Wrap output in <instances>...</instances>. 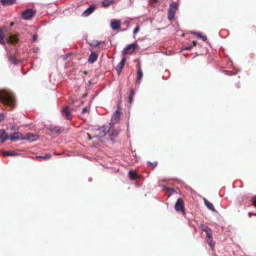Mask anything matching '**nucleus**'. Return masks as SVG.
Returning a JSON list of instances; mask_svg holds the SVG:
<instances>
[{
    "label": "nucleus",
    "mask_w": 256,
    "mask_h": 256,
    "mask_svg": "<svg viewBox=\"0 0 256 256\" xmlns=\"http://www.w3.org/2000/svg\"><path fill=\"white\" fill-rule=\"evenodd\" d=\"M88 181H89V182H91V181H92V178H88Z\"/></svg>",
    "instance_id": "nucleus-46"
},
{
    "label": "nucleus",
    "mask_w": 256,
    "mask_h": 256,
    "mask_svg": "<svg viewBox=\"0 0 256 256\" xmlns=\"http://www.w3.org/2000/svg\"><path fill=\"white\" fill-rule=\"evenodd\" d=\"M4 118V114L2 113H0V122L3 120Z\"/></svg>",
    "instance_id": "nucleus-36"
},
{
    "label": "nucleus",
    "mask_w": 256,
    "mask_h": 256,
    "mask_svg": "<svg viewBox=\"0 0 256 256\" xmlns=\"http://www.w3.org/2000/svg\"><path fill=\"white\" fill-rule=\"evenodd\" d=\"M191 33L201 38L203 41H206L207 39L206 37V36H202L200 32H192Z\"/></svg>",
    "instance_id": "nucleus-23"
},
{
    "label": "nucleus",
    "mask_w": 256,
    "mask_h": 256,
    "mask_svg": "<svg viewBox=\"0 0 256 256\" xmlns=\"http://www.w3.org/2000/svg\"><path fill=\"white\" fill-rule=\"evenodd\" d=\"M1 4L4 5H10L13 4H14L16 2V0H0Z\"/></svg>",
    "instance_id": "nucleus-20"
},
{
    "label": "nucleus",
    "mask_w": 256,
    "mask_h": 256,
    "mask_svg": "<svg viewBox=\"0 0 256 256\" xmlns=\"http://www.w3.org/2000/svg\"><path fill=\"white\" fill-rule=\"evenodd\" d=\"M194 46L192 45H188L185 48L186 50H190Z\"/></svg>",
    "instance_id": "nucleus-35"
},
{
    "label": "nucleus",
    "mask_w": 256,
    "mask_h": 256,
    "mask_svg": "<svg viewBox=\"0 0 256 256\" xmlns=\"http://www.w3.org/2000/svg\"><path fill=\"white\" fill-rule=\"evenodd\" d=\"M37 38H38L37 35L36 34H34L33 36V40L34 41L36 40H37Z\"/></svg>",
    "instance_id": "nucleus-40"
},
{
    "label": "nucleus",
    "mask_w": 256,
    "mask_h": 256,
    "mask_svg": "<svg viewBox=\"0 0 256 256\" xmlns=\"http://www.w3.org/2000/svg\"><path fill=\"white\" fill-rule=\"evenodd\" d=\"M35 14V11L32 9L28 8L22 12V18L24 20H30Z\"/></svg>",
    "instance_id": "nucleus-4"
},
{
    "label": "nucleus",
    "mask_w": 256,
    "mask_h": 256,
    "mask_svg": "<svg viewBox=\"0 0 256 256\" xmlns=\"http://www.w3.org/2000/svg\"><path fill=\"white\" fill-rule=\"evenodd\" d=\"M208 244L210 245V247L212 249H213L214 246V245H215V242L213 241L212 238H208Z\"/></svg>",
    "instance_id": "nucleus-27"
},
{
    "label": "nucleus",
    "mask_w": 256,
    "mask_h": 256,
    "mask_svg": "<svg viewBox=\"0 0 256 256\" xmlns=\"http://www.w3.org/2000/svg\"><path fill=\"white\" fill-rule=\"evenodd\" d=\"M143 76L142 72L140 67L138 68L137 76H136V82L138 84H140L141 82V80Z\"/></svg>",
    "instance_id": "nucleus-15"
},
{
    "label": "nucleus",
    "mask_w": 256,
    "mask_h": 256,
    "mask_svg": "<svg viewBox=\"0 0 256 256\" xmlns=\"http://www.w3.org/2000/svg\"><path fill=\"white\" fill-rule=\"evenodd\" d=\"M204 201L205 205L206 206V207L210 210L212 212H215L216 210L212 204V203L208 202L206 198H204Z\"/></svg>",
    "instance_id": "nucleus-17"
},
{
    "label": "nucleus",
    "mask_w": 256,
    "mask_h": 256,
    "mask_svg": "<svg viewBox=\"0 0 256 256\" xmlns=\"http://www.w3.org/2000/svg\"><path fill=\"white\" fill-rule=\"evenodd\" d=\"M120 112L117 110L112 116L110 122L109 123L110 125L112 124V126H114V124L120 120Z\"/></svg>",
    "instance_id": "nucleus-6"
},
{
    "label": "nucleus",
    "mask_w": 256,
    "mask_h": 256,
    "mask_svg": "<svg viewBox=\"0 0 256 256\" xmlns=\"http://www.w3.org/2000/svg\"><path fill=\"white\" fill-rule=\"evenodd\" d=\"M196 44V41H193L192 42V44L193 46H195Z\"/></svg>",
    "instance_id": "nucleus-43"
},
{
    "label": "nucleus",
    "mask_w": 256,
    "mask_h": 256,
    "mask_svg": "<svg viewBox=\"0 0 256 256\" xmlns=\"http://www.w3.org/2000/svg\"><path fill=\"white\" fill-rule=\"evenodd\" d=\"M114 2L115 0H104L102 2V5L104 7H108L114 3Z\"/></svg>",
    "instance_id": "nucleus-19"
},
{
    "label": "nucleus",
    "mask_w": 256,
    "mask_h": 256,
    "mask_svg": "<svg viewBox=\"0 0 256 256\" xmlns=\"http://www.w3.org/2000/svg\"><path fill=\"white\" fill-rule=\"evenodd\" d=\"M113 126L112 124L110 125L108 124V134L110 136H117L119 133L118 130H114Z\"/></svg>",
    "instance_id": "nucleus-12"
},
{
    "label": "nucleus",
    "mask_w": 256,
    "mask_h": 256,
    "mask_svg": "<svg viewBox=\"0 0 256 256\" xmlns=\"http://www.w3.org/2000/svg\"><path fill=\"white\" fill-rule=\"evenodd\" d=\"M248 215H249V216H250V217L252 216H256V214H253L250 213H250L248 214Z\"/></svg>",
    "instance_id": "nucleus-44"
},
{
    "label": "nucleus",
    "mask_w": 256,
    "mask_h": 256,
    "mask_svg": "<svg viewBox=\"0 0 256 256\" xmlns=\"http://www.w3.org/2000/svg\"><path fill=\"white\" fill-rule=\"evenodd\" d=\"M158 1V0H150V2L152 3H156Z\"/></svg>",
    "instance_id": "nucleus-39"
},
{
    "label": "nucleus",
    "mask_w": 256,
    "mask_h": 256,
    "mask_svg": "<svg viewBox=\"0 0 256 256\" xmlns=\"http://www.w3.org/2000/svg\"><path fill=\"white\" fill-rule=\"evenodd\" d=\"M52 156L50 154H47L44 156H36V160H46L51 158Z\"/></svg>",
    "instance_id": "nucleus-21"
},
{
    "label": "nucleus",
    "mask_w": 256,
    "mask_h": 256,
    "mask_svg": "<svg viewBox=\"0 0 256 256\" xmlns=\"http://www.w3.org/2000/svg\"><path fill=\"white\" fill-rule=\"evenodd\" d=\"M8 139L14 142L20 140H22V135L19 132H15L10 134L8 137Z\"/></svg>",
    "instance_id": "nucleus-8"
},
{
    "label": "nucleus",
    "mask_w": 256,
    "mask_h": 256,
    "mask_svg": "<svg viewBox=\"0 0 256 256\" xmlns=\"http://www.w3.org/2000/svg\"><path fill=\"white\" fill-rule=\"evenodd\" d=\"M201 228L202 231L205 232H206L207 230L208 231L210 230V228H209L208 226H206L204 224H202L201 226Z\"/></svg>",
    "instance_id": "nucleus-29"
},
{
    "label": "nucleus",
    "mask_w": 256,
    "mask_h": 256,
    "mask_svg": "<svg viewBox=\"0 0 256 256\" xmlns=\"http://www.w3.org/2000/svg\"><path fill=\"white\" fill-rule=\"evenodd\" d=\"M96 8L94 5L90 6L88 8H86L84 12L82 13L83 16H88L90 15Z\"/></svg>",
    "instance_id": "nucleus-13"
},
{
    "label": "nucleus",
    "mask_w": 256,
    "mask_h": 256,
    "mask_svg": "<svg viewBox=\"0 0 256 256\" xmlns=\"http://www.w3.org/2000/svg\"><path fill=\"white\" fill-rule=\"evenodd\" d=\"M2 154L3 156H17L18 154L15 152H6V151H3L2 152Z\"/></svg>",
    "instance_id": "nucleus-22"
},
{
    "label": "nucleus",
    "mask_w": 256,
    "mask_h": 256,
    "mask_svg": "<svg viewBox=\"0 0 256 256\" xmlns=\"http://www.w3.org/2000/svg\"><path fill=\"white\" fill-rule=\"evenodd\" d=\"M108 124L107 126H102L98 130L99 134L101 136H104L105 135H106L107 134H108Z\"/></svg>",
    "instance_id": "nucleus-10"
},
{
    "label": "nucleus",
    "mask_w": 256,
    "mask_h": 256,
    "mask_svg": "<svg viewBox=\"0 0 256 256\" xmlns=\"http://www.w3.org/2000/svg\"><path fill=\"white\" fill-rule=\"evenodd\" d=\"M12 62L14 64H17V60L14 58H12Z\"/></svg>",
    "instance_id": "nucleus-38"
},
{
    "label": "nucleus",
    "mask_w": 256,
    "mask_h": 256,
    "mask_svg": "<svg viewBox=\"0 0 256 256\" xmlns=\"http://www.w3.org/2000/svg\"><path fill=\"white\" fill-rule=\"evenodd\" d=\"M8 134L4 130H0V140L2 142H4L8 140Z\"/></svg>",
    "instance_id": "nucleus-14"
},
{
    "label": "nucleus",
    "mask_w": 256,
    "mask_h": 256,
    "mask_svg": "<svg viewBox=\"0 0 256 256\" xmlns=\"http://www.w3.org/2000/svg\"><path fill=\"white\" fill-rule=\"evenodd\" d=\"M253 204L256 207V198L252 201Z\"/></svg>",
    "instance_id": "nucleus-41"
},
{
    "label": "nucleus",
    "mask_w": 256,
    "mask_h": 256,
    "mask_svg": "<svg viewBox=\"0 0 256 256\" xmlns=\"http://www.w3.org/2000/svg\"><path fill=\"white\" fill-rule=\"evenodd\" d=\"M121 24L120 20H112L110 22V26L114 30H116L119 28Z\"/></svg>",
    "instance_id": "nucleus-9"
},
{
    "label": "nucleus",
    "mask_w": 256,
    "mask_h": 256,
    "mask_svg": "<svg viewBox=\"0 0 256 256\" xmlns=\"http://www.w3.org/2000/svg\"><path fill=\"white\" fill-rule=\"evenodd\" d=\"M148 164H150L152 166V168H155L157 166V164H158L157 162H148Z\"/></svg>",
    "instance_id": "nucleus-33"
},
{
    "label": "nucleus",
    "mask_w": 256,
    "mask_h": 256,
    "mask_svg": "<svg viewBox=\"0 0 256 256\" xmlns=\"http://www.w3.org/2000/svg\"><path fill=\"white\" fill-rule=\"evenodd\" d=\"M178 8V4L176 2H172L170 4V8L168 12V20H171L174 18L176 10Z\"/></svg>",
    "instance_id": "nucleus-2"
},
{
    "label": "nucleus",
    "mask_w": 256,
    "mask_h": 256,
    "mask_svg": "<svg viewBox=\"0 0 256 256\" xmlns=\"http://www.w3.org/2000/svg\"><path fill=\"white\" fill-rule=\"evenodd\" d=\"M88 140H91L92 139V137H91L88 134Z\"/></svg>",
    "instance_id": "nucleus-45"
},
{
    "label": "nucleus",
    "mask_w": 256,
    "mask_h": 256,
    "mask_svg": "<svg viewBox=\"0 0 256 256\" xmlns=\"http://www.w3.org/2000/svg\"><path fill=\"white\" fill-rule=\"evenodd\" d=\"M98 58V54L95 52H92L88 58V62L90 63H93Z\"/></svg>",
    "instance_id": "nucleus-16"
},
{
    "label": "nucleus",
    "mask_w": 256,
    "mask_h": 256,
    "mask_svg": "<svg viewBox=\"0 0 256 256\" xmlns=\"http://www.w3.org/2000/svg\"><path fill=\"white\" fill-rule=\"evenodd\" d=\"M129 177L131 180H134L137 178V174L134 172L130 170L129 172Z\"/></svg>",
    "instance_id": "nucleus-24"
},
{
    "label": "nucleus",
    "mask_w": 256,
    "mask_h": 256,
    "mask_svg": "<svg viewBox=\"0 0 256 256\" xmlns=\"http://www.w3.org/2000/svg\"><path fill=\"white\" fill-rule=\"evenodd\" d=\"M140 31V28L138 26H137L134 30V34H136Z\"/></svg>",
    "instance_id": "nucleus-34"
},
{
    "label": "nucleus",
    "mask_w": 256,
    "mask_h": 256,
    "mask_svg": "<svg viewBox=\"0 0 256 256\" xmlns=\"http://www.w3.org/2000/svg\"><path fill=\"white\" fill-rule=\"evenodd\" d=\"M62 114L63 116L66 119H70L72 117L71 112L68 108H64L62 110Z\"/></svg>",
    "instance_id": "nucleus-11"
},
{
    "label": "nucleus",
    "mask_w": 256,
    "mask_h": 256,
    "mask_svg": "<svg viewBox=\"0 0 256 256\" xmlns=\"http://www.w3.org/2000/svg\"><path fill=\"white\" fill-rule=\"evenodd\" d=\"M0 101L12 108L14 106L16 103L14 96L9 90H0Z\"/></svg>",
    "instance_id": "nucleus-1"
},
{
    "label": "nucleus",
    "mask_w": 256,
    "mask_h": 256,
    "mask_svg": "<svg viewBox=\"0 0 256 256\" xmlns=\"http://www.w3.org/2000/svg\"><path fill=\"white\" fill-rule=\"evenodd\" d=\"M89 111V109L87 107H84L82 108V113L84 114L88 113Z\"/></svg>",
    "instance_id": "nucleus-32"
},
{
    "label": "nucleus",
    "mask_w": 256,
    "mask_h": 256,
    "mask_svg": "<svg viewBox=\"0 0 256 256\" xmlns=\"http://www.w3.org/2000/svg\"><path fill=\"white\" fill-rule=\"evenodd\" d=\"M208 238H212V232L211 229L206 232Z\"/></svg>",
    "instance_id": "nucleus-30"
},
{
    "label": "nucleus",
    "mask_w": 256,
    "mask_h": 256,
    "mask_svg": "<svg viewBox=\"0 0 256 256\" xmlns=\"http://www.w3.org/2000/svg\"><path fill=\"white\" fill-rule=\"evenodd\" d=\"M134 94V92L133 89L131 90L130 91V94L128 98V100L130 103H131L132 101V98Z\"/></svg>",
    "instance_id": "nucleus-28"
},
{
    "label": "nucleus",
    "mask_w": 256,
    "mask_h": 256,
    "mask_svg": "<svg viewBox=\"0 0 256 256\" xmlns=\"http://www.w3.org/2000/svg\"><path fill=\"white\" fill-rule=\"evenodd\" d=\"M136 46V42H134L126 46L122 51V54L123 56H125V55L127 54H131L135 50Z\"/></svg>",
    "instance_id": "nucleus-3"
},
{
    "label": "nucleus",
    "mask_w": 256,
    "mask_h": 256,
    "mask_svg": "<svg viewBox=\"0 0 256 256\" xmlns=\"http://www.w3.org/2000/svg\"><path fill=\"white\" fill-rule=\"evenodd\" d=\"M125 62H126L125 57L123 56L122 58V59L120 62L118 64L116 68L122 69L124 66Z\"/></svg>",
    "instance_id": "nucleus-25"
},
{
    "label": "nucleus",
    "mask_w": 256,
    "mask_h": 256,
    "mask_svg": "<svg viewBox=\"0 0 256 256\" xmlns=\"http://www.w3.org/2000/svg\"><path fill=\"white\" fill-rule=\"evenodd\" d=\"M104 42L102 41L96 42L94 44H92V46L94 47H98L101 44H102Z\"/></svg>",
    "instance_id": "nucleus-31"
},
{
    "label": "nucleus",
    "mask_w": 256,
    "mask_h": 256,
    "mask_svg": "<svg viewBox=\"0 0 256 256\" xmlns=\"http://www.w3.org/2000/svg\"><path fill=\"white\" fill-rule=\"evenodd\" d=\"M38 137L37 134L31 133L26 134L25 136H22V140H27L30 142H33L37 140Z\"/></svg>",
    "instance_id": "nucleus-7"
},
{
    "label": "nucleus",
    "mask_w": 256,
    "mask_h": 256,
    "mask_svg": "<svg viewBox=\"0 0 256 256\" xmlns=\"http://www.w3.org/2000/svg\"><path fill=\"white\" fill-rule=\"evenodd\" d=\"M234 74L231 71H229V72H228V73L226 74H228V75H232V74Z\"/></svg>",
    "instance_id": "nucleus-42"
},
{
    "label": "nucleus",
    "mask_w": 256,
    "mask_h": 256,
    "mask_svg": "<svg viewBox=\"0 0 256 256\" xmlns=\"http://www.w3.org/2000/svg\"><path fill=\"white\" fill-rule=\"evenodd\" d=\"M174 207L178 212H182L184 214H185L184 202L181 198L177 200Z\"/></svg>",
    "instance_id": "nucleus-5"
},
{
    "label": "nucleus",
    "mask_w": 256,
    "mask_h": 256,
    "mask_svg": "<svg viewBox=\"0 0 256 256\" xmlns=\"http://www.w3.org/2000/svg\"><path fill=\"white\" fill-rule=\"evenodd\" d=\"M4 39V34L2 30L0 28V44H6V41Z\"/></svg>",
    "instance_id": "nucleus-26"
},
{
    "label": "nucleus",
    "mask_w": 256,
    "mask_h": 256,
    "mask_svg": "<svg viewBox=\"0 0 256 256\" xmlns=\"http://www.w3.org/2000/svg\"><path fill=\"white\" fill-rule=\"evenodd\" d=\"M48 129L52 132H55L56 134H60L61 132V129L59 126H50L48 128Z\"/></svg>",
    "instance_id": "nucleus-18"
},
{
    "label": "nucleus",
    "mask_w": 256,
    "mask_h": 256,
    "mask_svg": "<svg viewBox=\"0 0 256 256\" xmlns=\"http://www.w3.org/2000/svg\"><path fill=\"white\" fill-rule=\"evenodd\" d=\"M116 71H117V72H118V74H120V73L121 72L122 70V69L116 68Z\"/></svg>",
    "instance_id": "nucleus-37"
}]
</instances>
